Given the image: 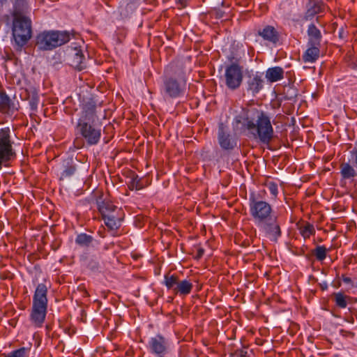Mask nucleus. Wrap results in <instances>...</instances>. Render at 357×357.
<instances>
[{"mask_svg":"<svg viewBox=\"0 0 357 357\" xmlns=\"http://www.w3.org/2000/svg\"><path fill=\"white\" fill-rule=\"evenodd\" d=\"M13 144L10 128H1L0 130V170L3 166H8L9 162L16 155Z\"/></svg>","mask_w":357,"mask_h":357,"instance_id":"obj_7","label":"nucleus"},{"mask_svg":"<svg viewBox=\"0 0 357 357\" xmlns=\"http://www.w3.org/2000/svg\"><path fill=\"white\" fill-rule=\"evenodd\" d=\"M264 81L261 73H250L247 77L246 90L255 96L264 88Z\"/></svg>","mask_w":357,"mask_h":357,"instance_id":"obj_13","label":"nucleus"},{"mask_svg":"<svg viewBox=\"0 0 357 357\" xmlns=\"http://www.w3.org/2000/svg\"><path fill=\"white\" fill-rule=\"evenodd\" d=\"M93 240L91 236L83 233L77 235L75 243L80 246L88 247L92 243Z\"/></svg>","mask_w":357,"mask_h":357,"instance_id":"obj_29","label":"nucleus"},{"mask_svg":"<svg viewBox=\"0 0 357 357\" xmlns=\"http://www.w3.org/2000/svg\"><path fill=\"white\" fill-rule=\"evenodd\" d=\"M76 130L89 146L97 144L101 137V130L90 121H77Z\"/></svg>","mask_w":357,"mask_h":357,"instance_id":"obj_9","label":"nucleus"},{"mask_svg":"<svg viewBox=\"0 0 357 357\" xmlns=\"http://www.w3.org/2000/svg\"><path fill=\"white\" fill-rule=\"evenodd\" d=\"M266 186L269 190L270 193L272 195L273 199H276L278 195V184L275 182H268L266 183Z\"/></svg>","mask_w":357,"mask_h":357,"instance_id":"obj_34","label":"nucleus"},{"mask_svg":"<svg viewBox=\"0 0 357 357\" xmlns=\"http://www.w3.org/2000/svg\"><path fill=\"white\" fill-rule=\"evenodd\" d=\"M351 155L354 158V163L357 167V147L352 151Z\"/></svg>","mask_w":357,"mask_h":357,"instance_id":"obj_38","label":"nucleus"},{"mask_svg":"<svg viewBox=\"0 0 357 357\" xmlns=\"http://www.w3.org/2000/svg\"><path fill=\"white\" fill-rule=\"evenodd\" d=\"M74 146L76 149H80L84 145V143L82 140V139H79V138H76L75 140H74Z\"/></svg>","mask_w":357,"mask_h":357,"instance_id":"obj_35","label":"nucleus"},{"mask_svg":"<svg viewBox=\"0 0 357 357\" xmlns=\"http://www.w3.org/2000/svg\"><path fill=\"white\" fill-rule=\"evenodd\" d=\"M187 79L183 70L177 72L174 76L167 77L163 81V92L165 97L176 98L185 93Z\"/></svg>","mask_w":357,"mask_h":357,"instance_id":"obj_6","label":"nucleus"},{"mask_svg":"<svg viewBox=\"0 0 357 357\" xmlns=\"http://www.w3.org/2000/svg\"><path fill=\"white\" fill-rule=\"evenodd\" d=\"M334 301L336 306L340 308H345L347 305V296L342 293L333 294Z\"/></svg>","mask_w":357,"mask_h":357,"instance_id":"obj_31","label":"nucleus"},{"mask_svg":"<svg viewBox=\"0 0 357 357\" xmlns=\"http://www.w3.org/2000/svg\"><path fill=\"white\" fill-rule=\"evenodd\" d=\"M248 352L244 349L238 350L236 351V357H247Z\"/></svg>","mask_w":357,"mask_h":357,"instance_id":"obj_37","label":"nucleus"},{"mask_svg":"<svg viewBox=\"0 0 357 357\" xmlns=\"http://www.w3.org/2000/svg\"><path fill=\"white\" fill-rule=\"evenodd\" d=\"M340 169L341 176L344 179L353 178L357 176L355 169L349 162L341 163Z\"/></svg>","mask_w":357,"mask_h":357,"instance_id":"obj_25","label":"nucleus"},{"mask_svg":"<svg viewBox=\"0 0 357 357\" xmlns=\"http://www.w3.org/2000/svg\"><path fill=\"white\" fill-rule=\"evenodd\" d=\"M98 234H100V235L102 237H104V236H102V235H101V234H102V232L98 231Z\"/></svg>","mask_w":357,"mask_h":357,"instance_id":"obj_40","label":"nucleus"},{"mask_svg":"<svg viewBox=\"0 0 357 357\" xmlns=\"http://www.w3.org/2000/svg\"><path fill=\"white\" fill-rule=\"evenodd\" d=\"M225 84L231 90L240 87L243 81V68L237 63H231L226 67Z\"/></svg>","mask_w":357,"mask_h":357,"instance_id":"obj_10","label":"nucleus"},{"mask_svg":"<svg viewBox=\"0 0 357 357\" xmlns=\"http://www.w3.org/2000/svg\"><path fill=\"white\" fill-rule=\"evenodd\" d=\"M235 123L242 124L243 129L248 130L255 139H258L261 143L268 144L273 138V128L270 118L263 112L257 115L256 123L252 119L243 116H236Z\"/></svg>","mask_w":357,"mask_h":357,"instance_id":"obj_2","label":"nucleus"},{"mask_svg":"<svg viewBox=\"0 0 357 357\" xmlns=\"http://www.w3.org/2000/svg\"><path fill=\"white\" fill-rule=\"evenodd\" d=\"M47 292V286L40 283L37 285L33 296L30 319L33 325L37 328L43 326L46 317L48 302Z\"/></svg>","mask_w":357,"mask_h":357,"instance_id":"obj_3","label":"nucleus"},{"mask_svg":"<svg viewBox=\"0 0 357 357\" xmlns=\"http://www.w3.org/2000/svg\"><path fill=\"white\" fill-rule=\"evenodd\" d=\"M297 227L300 234L305 240L309 238L311 236L315 234V228L314 225L308 222H304L297 224Z\"/></svg>","mask_w":357,"mask_h":357,"instance_id":"obj_21","label":"nucleus"},{"mask_svg":"<svg viewBox=\"0 0 357 357\" xmlns=\"http://www.w3.org/2000/svg\"><path fill=\"white\" fill-rule=\"evenodd\" d=\"M218 143L223 150H233L236 146V140L225 130L222 123H219L218 133Z\"/></svg>","mask_w":357,"mask_h":357,"instance_id":"obj_16","label":"nucleus"},{"mask_svg":"<svg viewBox=\"0 0 357 357\" xmlns=\"http://www.w3.org/2000/svg\"><path fill=\"white\" fill-rule=\"evenodd\" d=\"M148 348L155 356L165 357L169 352V342L164 336L158 334L150 338Z\"/></svg>","mask_w":357,"mask_h":357,"instance_id":"obj_11","label":"nucleus"},{"mask_svg":"<svg viewBox=\"0 0 357 357\" xmlns=\"http://www.w3.org/2000/svg\"><path fill=\"white\" fill-rule=\"evenodd\" d=\"M308 42L314 45H321L322 35L314 24H310L307 29Z\"/></svg>","mask_w":357,"mask_h":357,"instance_id":"obj_19","label":"nucleus"},{"mask_svg":"<svg viewBox=\"0 0 357 357\" xmlns=\"http://www.w3.org/2000/svg\"><path fill=\"white\" fill-rule=\"evenodd\" d=\"M323 4H321L317 2H310V6L307 8L305 14V20H312L314 16L318 13H320L322 12L323 9Z\"/></svg>","mask_w":357,"mask_h":357,"instance_id":"obj_26","label":"nucleus"},{"mask_svg":"<svg viewBox=\"0 0 357 357\" xmlns=\"http://www.w3.org/2000/svg\"><path fill=\"white\" fill-rule=\"evenodd\" d=\"M124 218V213L121 208H115L102 218L107 227L112 231H116L121 227Z\"/></svg>","mask_w":357,"mask_h":357,"instance_id":"obj_15","label":"nucleus"},{"mask_svg":"<svg viewBox=\"0 0 357 357\" xmlns=\"http://www.w3.org/2000/svg\"><path fill=\"white\" fill-rule=\"evenodd\" d=\"M312 254L315 256L318 261H322L326 258L327 249L324 245H317L312 250Z\"/></svg>","mask_w":357,"mask_h":357,"instance_id":"obj_28","label":"nucleus"},{"mask_svg":"<svg viewBox=\"0 0 357 357\" xmlns=\"http://www.w3.org/2000/svg\"><path fill=\"white\" fill-rule=\"evenodd\" d=\"M266 78L270 82H275L281 80L284 77V70L279 66L268 68L266 71Z\"/></svg>","mask_w":357,"mask_h":357,"instance_id":"obj_20","label":"nucleus"},{"mask_svg":"<svg viewBox=\"0 0 357 357\" xmlns=\"http://www.w3.org/2000/svg\"><path fill=\"white\" fill-rule=\"evenodd\" d=\"M342 281L346 284H351L352 282V280L350 278L347 277L345 275L342 276Z\"/></svg>","mask_w":357,"mask_h":357,"instance_id":"obj_39","label":"nucleus"},{"mask_svg":"<svg viewBox=\"0 0 357 357\" xmlns=\"http://www.w3.org/2000/svg\"><path fill=\"white\" fill-rule=\"evenodd\" d=\"M63 170L61 174V177H60L61 180H63L66 178L73 176L76 171V167H75V164L73 163V161L72 159H67V160H63Z\"/></svg>","mask_w":357,"mask_h":357,"instance_id":"obj_24","label":"nucleus"},{"mask_svg":"<svg viewBox=\"0 0 357 357\" xmlns=\"http://www.w3.org/2000/svg\"><path fill=\"white\" fill-rule=\"evenodd\" d=\"M164 284L174 294H179L180 296L190 294L193 288V284L190 280H180L179 277L176 274H166L164 277Z\"/></svg>","mask_w":357,"mask_h":357,"instance_id":"obj_8","label":"nucleus"},{"mask_svg":"<svg viewBox=\"0 0 357 357\" xmlns=\"http://www.w3.org/2000/svg\"><path fill=\"white\" fill-rule=\"evenodd\" d=\"M128 187L130 190H140L143 188V185L141 184V180L138 178L137 176L133 177L130 182L128 184Z\"/></svg>","mask_w":357,"mask_h":357,"instance_id":"obj_33","label":"nucleus"},{"mask_svg":"<svg viewBox=\"0 0 357 357\" xmlns=\"http://www.w3.org/2000/svg\"><path fill=\"white\" fill-rule=\"evenodd\" d=\"M256 194L250 192L249 197L250 213L260 234L271 241L277 242L282 236L280 222L271 204L262 199L265 190Z\"/></svg>","mask_w":357,"mask_h":357,"instance_id":"obj_1","label":"nucleus"},{"mask_svg":"<svg viewBox=\"0 0 357 357\" xmlns=\"http://www.w3.org/2000/svg\"><path fill=\"white\" fill-rule=\"evenodd\" d=\"M321 45H314L307 43V49L303 53L302 59L304 63H314L319 57Z\"/></svg>","mask_w":357,"mask_h":357,"instance_id":"obj_18","label":"nucleus"},{"mask_svg":"<svg viewBox=\"0 0 357 357\" xmlns=\"http://www.w3.org/2000/svg\"><path fill=\"white\" fill-rule=\"evenodd\" d=\"M204 248H198L197 251V254H196V255L195 257V259H201L202 257V256L204 255Z\"/></svg>","mask_w":357,"mask_h":357,"instance_id":"obj_36","label":"nucleus"},{"mask_svg":"<svg viewBox=\"0 0 357 357\" xmlns=\"http://www.w3.org/2000/svg\"><path fill=\"white\" fill-rule=\"evenodd\" d=\"M84 59L82 50L75 49L70 59V65L79 70H82L85 67Z\"/></svg>","mask_w":357,"mask_h":357,"instance_id":"obj_22","label":"nucleus"},{"mask_svg":"<svg viewBox=\"0 0 357 357\" xmlns=\"http://www.w3.org/2000/svg\"><path fill=\"white\" fill-rule=\"evenodd\" d=\"M19 102L13 101L3 91H0V112L12 116L19 109Z\"/></svg>","mask_w":357,"mask_h":357,"instance_id":"obj_17","label":"nucleus"},{"mask_svg":"<svg viewBox=\"0 0 357 357\" xmlns=\"http://www.w3.org/2000/svg\"><path fill=\"white\" fill-rule=\"evenodd\" d=\"M70 40V33L66 31H43L36 37V47L42 51H52Z\"/></svg>","mask_w":357,"mask_h":357,"instance_id":"obj_4","label":"nucleus"},{"mask_svg":"<svg viewBox=\"0 0 357 357\" xmlns=\"http://www.w3.org/2000/svg\"><path fill=\"white\" fill-rule=\"evenodd\" d=\"M27 8L26 0H15L13 13H18L19 15H24L23 12Z\"/></svg>","mask_w":357,"mask_h":357,"instance_id":"obj_30","label":"nucleus"},{"mask_svg":"<svg viewBox=\"0 0 357 357\" xmlns=\"http://www.w3.org/2000/svg\"><path fill=\"white\" fill-rule=\"evenodd\" d=\"M98 234H100V235L102 237H104V236H102V235H101V234H102V232L98 231Z\"/></svg>","mask_w":357,"mask_h":357,"instance_id":"obj_41","label":"nucleus"},{"mask_svg":"<svg viewBox=\"0 0 357 357\" xmlns=\"http://www.w3.org/2000/svg\"><path fill=\"white\" fill-rule=\"evenodd\" d=\"M257 35L269 44L276 46L280 43L281 35L280 32L271 25H266L258 29Z\"/></svg>","mask_w":357,"mask_h":357,"instance_id":"obj_12","label":"nucleus"},{"mask_svg":"<svg viewBox=\"0 0 357 357\" xmlns=\"http://www.w3.org/2000/svg\"><path fill=\"white\" fill-rule=\"evenodd\" d=\"M29 349L21 347L8 354L3 355L2 357H28Z\"/></svg>","mask_w":357,"mask_h":357,"instance_id":"obj_32","label":"nucleus"},{"mask_svg":"<svg viewBox=\"0 0 357 357\" xmlns=\"http://www.w3.org/2000/svg\"><path fill=\"white\" fill-rule=\"evenodd\" d=\"M29 102L31 110L36 111L39 103V96L38 92L35 88L31 89L30 93H29Z\"/></svg>","mask_w":357,"mask_h":357,"instance_id":"obj_27","label":"nucleus"},{"mask_svg":"<svg viewBox=\"0 0 357 357\" xmlns=\"http://www.w3.org/2000/svg\"><path fill=\"white\" fill-rule=\"evenodd\" d=\"M96 102L93 98L84 100L82 104V115L78 121L94 123L96 118Z\"/></svg>","mask_w":357,"mask_h":357,"instance_id":"obj_14","label":"nucleus"},{"mask_svg":"<svg viewBox=\"0 0 357 357\" xmlns=\"http://www.w3.org/2000/svg\"><path fill=\"white\" fill-rule=\"evenodd\" d=\"M97 206L102 218L109 214V212H112V211H114L115 208H118V207L114 205L110 201H100V198L97 200Z\"/></svg>","mask_w":357,"mask_h":357,"instance_id":"obj_23","label":"nucleus"},{"mask_svg":"<svg viewBox=\"0 0 357 357\" xmlns=\"http://www.w3.org/2000/svg\"><path fill=\"white\" fill-rule=\"evenodd\" d=\"M13 20L12 35L15 45L22 47L31 39L32 36L31 21L24 15L12 13Z\"/></svg>","mask_w":357,"mask_h":357,"instance_id":"obj_5","label":"nucleus"}]
</instances>
